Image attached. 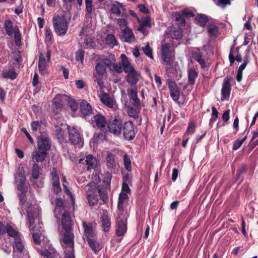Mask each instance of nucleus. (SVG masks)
<instances>
[{"label":"nucleus","instance_id":"nucleus-1","mask_svg":"<svg viewBox=\"0 0 258 258\" xmlns=\"http://www.w3.org/2000/svg\"><path fill=\"white\" fill-rule=\"evenodd\" d=\"M31 134L36 138L38 149L48 153L51 149V143L46 133L41 130H32Z\"/></svg>","mask_w":258,"mask_h":258},{"label":"nucleus","instance_id":"nucleus-2","mask_svg":"<svg viewBox=\"0 0 258 258\" xmlns=\"http://www.w3.org/2000/svg\"><path fill=\"white\" fill-rule=\"evenodd\" d=\"M74 235L73 231L65 232L63 238V246L65 247L63 258H75L74 252Z\"/></svg>","mask_w":258,"mask_h":258},{"label":"nucleus","instance_id":"nucleus-3","mask_svg":"<svg viewBox=\"0 0 258 258\" xmlns=\"http://www.w3.org/2000/svg\"><path fill=\"white\" fill-rule=\"evenodd\" d=\"M52 22L54 31L58 35H63L67 33L68 23L64 16H55Z\"/></svg>","mask_w":258,"mask_h":258},{"label":"nucleus","instance_id":"nucleus-4","mask_svg":"<svg viewBox=\"0 0 258 258\" xmlns=\"http://www.w3.org/2000/svg\"><path fill=\"white\" fill-rule=\"evenodd\" d=\"M161 56L163 62L171 65L174 60V51L171 48L169 43H162L161 45Z\"/></svg>","mask_w":258,"mask_h":258},{"label":"nucleus","instance_id":"nucleus-5","mask_svg":"<svg viewBox=\"0 0 258 258\" xmlns=\"http://www.w3.org/2000/svg\"><path fill=\"white\" fill-rule=\"evenodd\" d=\"M122 122L121 120L117 118H115L112 120H110L107 122L108 129H132L134 125L132 121H128L124 123L122 126Z\"/></svg>","mask_w":258,"mask_h":258},{"label":"nucleus","instance_id":"nucleus-6","mask_svg":"<svg viewBox=\"0 0 258 258\" xmlns=\"http://www.w3.org/2000/svg\"><path fill=\"white\" fill-rule=\"evenodd\" d=\"M127 219L116 218L115 234L118 237L123 236L127 231Z\"/></svg>","mask_w":258,"mask_h":258},{"label":"nucleus","instance_id":"nucleus-7","mask_svg":"<svg viewBox=\"0 0 258 258\" xmlns=\"http://www.w3.org/2000/svg\"><path fill=\"white\" fill-rule=\"evenodd\" d=\"M61 224L62 228L65 232L73 231V224L68 211H65L61 216Z\"/></svg>","mask_w":258,"mask_h":258},{"label":"nucleus","instance_id":"nucleus-8","mask_svg":"<svg viewBox=\"0 0 258 258\" xmlns=\"http://www.w3.org/2000/svg\"><path fill=\"white\" fill-rule=\"evenodd\" d=\"M248 171V166L246 163H242L237 166V172L235 178V182H238V184L241 183L244 180V174Z\"/></svg>","mask_w":258,"mask_h":258},{"label":"nucleus","instance_id":"nucleus-9","mask_svg":"<svg viewBox=\"0 0 258 258\" xmlns=\"http://www.w3.org/2000/svg\"><path fill=\"white\" fill-rule=\"evenodd\" d=\"M91 123L100 128H104L107 124L106 118L101 113H97L94 115L91 119Z\"/></svg>","mask_w":258,"mask_h":258},{"label":"nucleus","instance_id":"nucleus-10","mask_svg":"<svg viewBox=\"0 0 258 258\" xmlns=\"http://www.w3.org/2000/svg\"><path fill=\"white\" fill-rule=\"evenodd\" d=\"M68 134L69 141L72 144L74 145L81 144V146L83 145L82 139L78 130H68Z\"/></svg>","mask_w":258,"mask_h":258},{"label":"nucleus","instance_id":"nucleus-11","mask_svg":"<svg viewBox=\"0 0 258 258\" xmlns=\"http://www.w3.org/2000/svg\"><path fill=\"white\" fill-rule=\"evenodd\" d=\"M231 78L229 77H226L224 80V82L223 84L221 94L222 98L221 100L224 101V100H228L231 91V85L230 82Z\"/></svg>","mask_w":258,"mask_h":258},{"label":"nucleus","instance_id":"nucleus-12","mask_svg":"<svg viewBox=\"0 0 258 258\" xmlns=\"http://www.w3.org/2000/svg\"><path fill=\"white\" fill-rule=\"evenodd\" d=\"M82 226L84 229V240H85L88 238L94 237L95 234L92 223L89 222L83 221Z\"/></svg>","mask_w":258,"mask_h":258},{"label":"nucleus","instance_id":"nucleus-13","mask_svg":"<svg viewBox=\"0 0 258 258\" xmlns=\"http://www.w3.org/2000/svg\"><path fill=\"white\" fill-rule=\"evenodd\" d=\"M47 155V152L38 149V150H34L31 154L32 160L35 161L36 163L43 162Z\"/></svg>","mask_w":258,"mask_h":258},{"label":"nucleus","instance_id":"nucleus-14","mask_svg":"<svg viewBox=\"0 0 258 258\" xmlns=\"http://www.w3.org/2000/svg\"><path fill=\"white\" fill-rule=\"evenodd\" d=\"M106 166L108 169H114L116 167L115 156L110 152H107L105 158Z\"/></svg>","mask_w":258,"mask_h":258},{"label":"nucleus","instance_id":"nucleus-15","mask_svg":"<svg viewBox=\"0 0 258 258\" xmlns=\"http://www.w3.org/2000/svg\"><path fill=\"white\" fill-rule=\"evenodd\" d=\"M128 95L133 101V104L137 108L140 109V100L137 96V89L136 87L132 88L130 91H128Z\"/></svg>","mask_w":258,"mask_h":258},{"label":"nucleus","instance_id":"nucleus-16","mask_svg":"<svg viewBox=\"0 0 258 258\" xmlns=\"http://www.w3.org/2000/svg\"><path fill=\"white\" fill-rule=\"evenodd\" d=\"M126 73H127V81L130 85H135L139 81V74L134 69Z\"/></svg>","mask_w":258,"mask_h":258},{"label":"nucleus","instance_id":"nucleus-17","mask_svg":"<svg viewBox=\"0 0 258 258\" xmlns=\"http://www.w3.org/2000/svg\"><path fill=\"white\" fill-rule=\"evenodd\" d=\"M85 241H86L88 242L89 247L95 254L98 253V252L103 247V246L101 243L96 240L92 239V238H88Z\"/></svg>","mask_w":258,"mask_h":258},{"label":"nucleus","instance_id":"nucleus-18","mask_svg":"<svg viewBox=\"0 0 258 258\" xmlns=\"http://www.w3.org/2000/svg\"><path fill=\"white\" fill-rule=\"evenodd\" d=\"M42 174V169L41 167L37 163H34L32 166L31 178L30 180L33 181V180L38 179L40 177V176Z\"/></svg>","mask_w":258,"mask_h":258},{"label":"nucleus","instance_id":"nucleus-19","mask_svg":"<svg viewBox=\"0 0 258 258\" xmlns=\"http://www.w3.org/2000/svg\"><path fill=\"white\" fill-rule=\"evenodd\" d=\"M80 109L84 117L92 114L91 106L86 101L84 100L80 104Z\"/></svg>","mask_w":258,"mask_h":258},{"label":"nucleus","instance_id":"nucleus-20","mask_svg":"<svg viewBox=\"0 0 258 258\" xmlns=\"http://www.w3.org/2000/svg\"><path fill=\"white\" fill-rule=\"evenodd\" d=\"M122 32V37L125 42L132 43L135 41V37L131 29L128 28H126L123 29Z\"/></svg>","mask_w":258,"mask_h":258},{"label":"nucleus","instance_id":"nucleus-21","mask_svg":"<svg viewBox=\"0 0 258 258\" xmlns=\"http://www.w3.org/2000/svg\"><path fill=\"white\" fill-rule=\"evenodd\" d=\"M127 194L125 192H120L117 202V209L120 211H124L123 203L128 200Z\"/></svg>","mask_w":258,"mask_h":258},{"label":"nucleus","instance_id":"nucleus-22","mask_svg":"<svg viewBox=\"0 0 258 258\" xmlns=\"http://www.w3.org/2000/svg\"><path fill=\"white\" fill-rule=\"evenodd\" d=\"M99 187H102L100 186H97V183L92 181L85 185L84 187V190L87 195L88 194H96L97 190L98 191Z\"/></svg>","mask_w":258,"mask_h":258},{"label":"nucleus","instance_id":"nucleus-23","mask_svg":"<svg viewBox=\"0 0 258 258\" xmlns=\"http://www.w3.org/2000/svg\"><path fill=\"white\" fill-rule=\"evenodd\" d=\"M2 76L5 79L14 80L17 78V74L14 68L4 70L2 72Z\"/></svg>","mask_w":258,"mask_h":258},{"label":"nucleus","instance_id":"nucleus-24","mask_svg":"<svg viewBox=\"0 0 258 258\" xmlns=\"http://www.w3.org/2000/svg\"><path fill=\"white\" fill-rule=\"evenodd\" d=\"M14 249L19 252H22L24 249V244L22 239V235L14 239Z\"/></svg>","mask_w":258,"mask_h":258},{"label":"nucleus","instance_id":"nucleus-25","mask_svg":"<svg viewBox=\"0 0 258 258\" xmlns=\"http://www.w3.org/2000/svg\"><path fill=\"white\" fill-rule=\"evenodd\" d=\"M102 226L104 232H108L111 226V222L109 217L105 214L102 215L101 217Z\"/></svg>","mask_w":258,"mask_h":258},{"label":"nucleus","instance_id":"nucleus-26","mask_svg":"<svg viewBox=\"0 0 258 258\" xmlns=\"http://www.w3.org/2000/svg\"><path fill=\"white\" fill-rule=\"evenodd\" d=\"M30 230L33 231L32 236L34 243L37 245L40 244V236L41 235L42 232H43V230H37V228H36L35 227L32 229H30Z\"/></svg>","mask_w":258,"mask_h":258},{"label":"nucleus","instance_id":"nucleus-27","mask_svg":"<svg viewBox=\"0 0 258 258\" xmlns=\"http://www.w3.org/2000/svg\"><path fill=\"white\" fill-rule=\"evenodd\" d=\"M120 58L122 60V68L123 69L125 73L130 71V70H133L134 69L133 67L131 66L127 57L124 54H121Z\"/></svg>","mask_w":258,"mask_h":258},{"label":"nucleus","instance_id":"nucleus-28","mask_svg":"<svg viewBox=\"0 0 258 258\" xmlns=\"http://www.w3.org/2000/svg\"><path fill=\"white\" fill-rule=\"evenodd\" d=\"M61 97L62 98V99H67V102H68L72 111L75 112L78 109V104L74 99H73L65 94H64Z\"/></svg>","mask_w":258,"mask_h":258},{"label":"nucleus","instance_id":"nucleus-29","mask_svg":"<svg viewBox=\"0 0 258 258\" xmlns=\"http://www.w3.org/2000/svg\"><path fill=\"white\" fill-rule=\"evenodd\" d=\"M101 102L106 106L112 108L113 106V101L111 99L108 94L103 93L100 96Z\"/></svg>","mask_w":258,"mask_h":258},{"label":"nucleus","instance_id":"nucleus-30","mask_svg":"<svg viewBox=\"0 0 258 258\" xmlns=\"http://www.w3.org/2000/svg\"><path fill=\"white\" fill-rule=\"evenodd\" d=\"M197 77L198 72L194 68H190L188 70V81L189 84L194 85Z\"/></svg>","mask_w":258,"mask_h":258},{"label":"nucleus","instance_id":"nucleus-31","mask_svg":"<svg viewBox=\"0 0 258 258\" xmlns=\"http://www.w3.org/2000/svg\"><path fill=\"white\" fill-rule=\"evenodd\" d=\"M196 20L198 24L202 27H205L209 22V19L207 16L204 14H198L196 17Z\"/></svg>","mask_w":258,"mask_h":258},{"label":"nucleus","instance_id":"nucleus-32","mask_svg":"<svg viewBox=\"0 0 258 258\" xmlns=\"http://www.w3.org/2000/svg\"><path fill=\"white\" fill-rule=\"evenodd\" d=\"M5 229L6 233L7 232L9 236L12 237L14 238V239L19 237V235H21V234L20 232L14 229L10 225L8 224L6 226Z\"/></svg>","mask_w":258,"mask_h":258},{"label":"nucleus","instance_id":"nucleus-33","mask_svg":"<svg viewBox=\"0 0 258 258\" xmlns=\"http://www.w3.org/2000/svg\"><path fill=\"white\" fill-rule=\"evenodd\" d=\"M172 16L175 19V20L179 22L181 26L184 25L185 21L184 17V14H183L182 11L179 12L173 13Z\"/></svg>","mask_w":258,"mask_h":258},{"label":"nucleus","instance_id":"nucleus-34","mask_svg":"<svg viewBox=\"0 0 258 258\" xmlns=\"http://www.w3.org/2000/svg\"><path fill=\"white\" fill-rule=\"evenodd\" d=\"M98 193L100 197V199L102 201L103 204L108 202V197L106 192V189L104 187L98 188Z\"/></svg>","mask_w":258,"mask_h":258},{"label":"nucleus","instance_id":"nucleus-35","mask_svg":"<svg viewBox=\"0 0 258 258\" xmlns=\"http://www.w3.org/2000/svg\"><path fill=\"white\" fill-rule=\"evenodd\" d=\"M46 60L44 56L41 53L39 55L38 68L39 71L42 73L46 69Z\"/></svg>","mask_w":258,"mask_h":258},{"label":"nucleus","instance_id":"nucleus-36","mask_svg":"<svg viewBox=\"0 0 258 258\" xmlns=\"http://www.w3.org/2000/svg\"><path fill=\"white\" fill-rule=\"evenodd\" d=\"M87 196L88 203L90 206H94L97 204L98 201V196L96 194H88Z\"/></svg>","mask_w":258,"mask_h":258},{"label":"nucleus","instance_id":"nucleus-37","mask_svg":"<svg viewBox=\"0 0 258 258\" xmlns=\"http://www.w3.org/2000/svg\"><path fill=\"white\" fill-rule=\"evenodd\" d=\"M123 9V6L119 3L113 4L111 6L110 11L112 14H115L117 16H120L121 14L120 8Z\"/></svg>","mask_w":258,"mask_h":258},{"label":"nucleus","instance_id":"nucleus-38","mask_svg":"<svg viewBox=\"0 0 258 258\" xmlns=\"http://www.w3.org/2000/svg\"><path fill=\"white\" fill-rule=\"evenodd\" d=\"M56 203V207L55 209L54 210V213L55 214L56 209L58 208V212H61L64 210V206L63 203V201L61 198H57L55 200Z\"/></svg>","mask_w":258,"mask_h":258},{"label":"nucleus","instance_id":"nucleus-39","mask_svg":"<svg viewBox=\"0 0 258 258\" xmlns=\"http://www.w3.org/2000/svg\"><path fill=\"white\" fill-rule=\"evenodd\" d=\"M86 17H90L93 10L92 0H85Z\"/></svg>","mask_w":258,"mask_h":258},{"label":"nucleus","instance_id":"nucleus-40","mask_svg":"<svg viewBox=\"0 0 258 258\" xmlns=\"http://www.w3.org/2000/svg\"><path fill=\"white\" fill-rule=\"evenodd\" d=\"M208 32L210 36H216L219 32L218 27L213 24H209L208 27Z\"/></svg>","mask_w":258,"mask_h":258},{"label":"nucleus","instance_id":"nucleus-41","mask_svg":"<svg viewBox=\"0 0 258 258\" xmlns=\"http://www.w3.org/2000/svg\"><path fill=\"white\" fill-rule=\"evenodd\" d=\"M108 130H100V132L98 134H95L94 135V138L95 139L96 142L99 140H106V134L107 133Z\"/></svg>","mask_w":258,"mask_h":258},{"label":"nucleus","instance_id":"nucleus-42","mask_svg":"<svg viewBox=\"0 0 258 258\" xmlns=\"http://www.w3.org/2000/svg\"><path fill=\"white\" fill-rule=\"evenodd\" d=\"M123 164L125 168L129 172L132 170L131 165V160L130 156L125 154L123 156Z\"/></svg>","mask_w":258,"mask_h":258},{"label":"nucleus","instance_id":"nucleus-43","mask_svg":"<svg viewBox=\"0 0 258 258\" xmlns=\"http://www.w3.org/2000/svg\"><path fill=\"white\" fill-rule=\"evenodd\" d=\"M192 57L200 64L202 68H204L206 67L205 61L200 53L197 52L194 53L192 54Z\"/></svg>","mask_w":258,"mask_h":258},{"label":"nucleus","instance_id":"nucleus-44","mask_svg":"<svg viewBox=\"0 0 258 258\" xmlns=\"http://www.w3.org/2000/svg\"><path fill=\"white\" fill-rule=\"evenodd\" d=\"M111 178L112 174L110 173H109V172L105 173L104 175V177L103 180V182L106 186V187H105L106 189L107 188H110Z\"/></svg>","mask_w":258,"mask_h":258},{"label":"nucleus","instance_id":"nucleus-45","mask_svg":"<svg viewBox=\"0 0 258 258\" xmlns=\"http://www.w3.org/2000/svg\"><path fill=\"white\" fill-rule=\"evenodd\" d=\"M27 216L28 217V223L29 224V227H31L33 225L35 222L34 218V212L32 209L30 208H28L26 210Z\"/></svg>","mask_w":258,"mask_h":258},{"label":"nucleus","instance_id":"nucleus-46","mask_svg":"<svg viewBox=\"0 0 258 258\" xmlns=\"http://www.w3.org/2000/svg\"><path fill=\"white\" fill-rule=\"evenodd\" d=\"M32 129H38L46 127V123L45 120H41L40 121H33L31 123Z\"/></svg>","mask_w":258,"mask_h":258},{"label":"nucleus","instance_id":"nucleus-47","mask_svg":"<svg viewBox=\"0 0 258 258\" xmlns=\"http://www.w3.org/2000/svg\"><path fill=\"white\" fill-rule=\"evenodd\" d=\"M106 67L100 61H98V62L97 63L95 69L97 72V73L99 75H103L105 72H106Z\"/></svg>","mask_w":258,"mask_h":258},{"label":"nucleus","instance_id":"nucleus-48","mask_svg":"<svg viewBox=\"0 0 258 258\" xmlns=\"http://www.w3.org/2000/svg\"><path fill=\"white\" fill-rule=\"evenodd\" d=\"M4 27L7 34L11 36L14 31L12 22L11 21H6L5 23Z\"/></svg>","mask_w":258,"mask_h":258},{"label":"nucleus","instance_id":"nucleus-49","mask_svg":"<svg viewBox=\"0 0 258 258\" xmlns=\"http://www.w3.org/2000/svg\"><path fill=\"white\" fill-rule=\"evenodd\" d=\"M170 35L172 38L179 39H180L182 36V29L180 28L174 30L170 33Z\"/></svg>","mask_w":258,"mask_h":258},{"label":"nucleus","instance_id":"nucleus-50","mask_svg":"<svg viewBox=\"0 0 258 258\" xmlns=\"http://www.w3.org/2000/svg\"><path fill=\"white\" fill-rule=\"evenodd\" d=\"M55 135L59 143L62 144L65 142L63 130H55Z\"/></svg>","mask_w":258,"mask_h":258},{"label":"nucleus","instance_id":"nucleus-51","mask_svg":"<svg viewBox=\"0 0 258 258\" xmlns=\"http://www.w3.org/2000/svg\"><path fill=\"white\" fill-rule=\"evenodd\" d=\"M123 135L125 139L131 141L135 137L136 133L135 130H123Z\"/></svg>","mask_w":258,"mask_h":258},{"label":"nucleus","instance_id":"nucleus-52","mask_svg":"<svg viewBox=\"0 0 258 258\" xmlns=\"http://www.w3.org/2000/svg\"><path fill=\"white\" fill-rule=\"evenodd\" d=\"M63 95H57L54 98V103L56 104V105L58 108L62 107L63 105L64 102L67 101V99H62V97Z\"/></svg>","mask_w":258,"mask_h":258},{"label":"nucleus","instance_id":"nucleus-53","mask_svg":"<svg viewBox=\"0 0 258 258\" xmlns=\"http://www.w3.org/2000/svg\"><path fill=\"white\" fill-rule=\"evenodd\" d=\"M142 50L147 56L151 59H153L152 49L150 47L148 43L146 45L145 47L142 48Z\"/></svg>","mask_w":258,"mask_h":258},{"label":"nucleus","instance_id":"nucleus-54","mask_svg":"<svg viewBox=\"0 0 258 258\" xmlns=\"http://www.w3.org/2000/svg\"><path fill=\"white\" fill-rule=\"evenodd\" d=\"M94 158L93 155H88L85 160V162L86 163V164L87 165V169H90L91 168H93V163L94 161Z\"/></svg>","mask_w":258,"mask_h":258},{"label":"nucleus","instance_id":"nucleus-55","mask_svg":"<svg viewBox=\"0 0 258 258\" xmlns=\"http://www.w3.org/2000/svg\"><path fill=\"white\" fill-rule=\"evenodd\" d=\"M116 23L117 25L119 26L121 31H123V29L128 28V27H127V21L124 18L117 19L116 20Z\"/></svg>","mask_w":258,"mask_h":258},{"label":"nucleus","instance_id":"nucleus-56","mask_svg":"<svg viewBox=\"0 0 258 258\" xmlns=\"http://www.w3.org/2000/svg\"><path fill=\"white\" fill-rule=\"evenodd\" d=\"M246 139V136H245L243 139H238L236 140L233 144L232 149L233 150H237L238 149L243 142L245 141V140Z\"/></svg>","mask_w":258,"mask_h":258},{"label":"nucleus","instance_id":"nucleus-57","mask_svg":"<svg viewBox=\"0 0 258 258\" xmlns=\"http://www.w3.org/2000/svg\"><path fill=\"white\" fill-rule=\"evenodd\" d=\"M98 61H100L106 68H108L110 70H112L111 66L113 63L111 62V60L109 58H101L99 57H98Z\"/></svg>","mask_w":258,"mask_h":258},{"label":"nucleus","instance_id":"nucleus-58","mask_svg":"<svg viewBox=\"0 0 258 258\" xmlns=\"http://www.w3.org/2000/svg\"><path fill=\"white\" fill-rule=\"evenodd\" d=\"M14 38L16 45L20 46L21 45V35L18 30H16L14 32Z\"/></svg>","mask_w":258,"mask_h":258},{"label":"nucleus","instance_id":"nucleus-59","mask_svg":"<svg viewBox=\"0 0 258 258\" xmlns=\"http://www.w3.org/2000/svg\"><path fill=\"white\" fill-rule=\"evenodd\" d=\"M141 25L147 27H151V19L148 16L143 17L142 18Z\"/></svg>","mask_w":258,"mask_h":258},{"label":"nucleus","instance_id":"nucleus-60","mask_svg":"<svg viewBox=\"0 0 258 258\" xmlns=\"http://www.w3.org/2000/svg\"><path fill=\"white\" fill-rule=\"evenodd\" d=\"M127 113L129 116L133 117L135 118L138 117V114L139 112L137 110V109H135L132 107H128Z\"/></svg>","mask_w":258,"mask_h":258},{"label":"nucleus","instance_id":"nucleus-61","mask_svg":"<svg viewBox=\"0 0 258 258\" xmlns=\"http://www.w3.org/2000/svg\"><path fill=\"white\" fill-rule=\"evenodd\" d=\"M106 41L107 42L110 44L114 46L117 44V41L115 39V37L113 34H108L106 36Z\"/></svg>","mask_w":258,"mask_h":258},{"label":"nucleus","instance_id":"nucleus-62","mask_svg":"<svg viewBox=\"0 0 258 258\" xmlns=\"http://www.w3.org/2000/svg\"><path fill=\"white\" fill-rule=\"evenodd\" d=\"M84 51L80 49L76 53V59L78 61H80L81 63L83 62L84 59Z\"/></svg>","mask_w":258,"mask_h":258},{"label":"nucleus","instance_id":"nucleus-63","mask_svg":"<svg viewBox=\"0 0 258 258\" xmlns=\"http://www.w3.org/2000/svg\"><path fill=\"white\" fill-rule=\"evenodd\" d=\"M40 254L41 256L46 258H54L52 254L47 249H41Z\"/></svg>","mask_w":258,"mask_h":258},{"label":"nucleus","instance_id":"nucleus-64","mask_svg":"<svg viewBox=\"0 0 258 258\" xmlns=\"http://www.w3.org/2000/svg\"><path fill=\"white\" fill-rule=\"evenodd\" d=\"M52 188L53 191L56 194H58L61 191V187L59 181L52 182Z\"/></svg>","mask_w":258,"mask_h":258}]
</instances>
